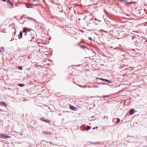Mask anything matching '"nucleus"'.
Here are the masks:
<instances>
[{
  "mask_svg": "<svg viewBox=\"0 0 147 147\" xmlns=\"http://www.w3.org/2000/svg\"><path fill=\"white\" fill-rule=\"evenodd\" d=\"M43 132L44 134H45L50 135L51 134V132L48 131H43Z\"/></svg>",
  "mask_w": 147,
  "mask_h": 147,
  "instance_id": "0eeeda50",
  "label": "nucleus"
},
{
  "mask_svg": "<svg viewBox=\"0 0 147 147\" xmlns=\"http://www.w3.org/2000/svg\"><path fill=\"white\" fill-rule=\"evenodd\" d=\"M89 39L90 40H92V38H89Z\"/></svg>",
  "mask_w": 147,
  "mask_h": 147,
  "instance_id": "f3484780",
  "label": "nucleus"
},
{
  "mask_svg": "<svg viewBox=\"0 0 147 147\" xmlns=\"http://www.w3.org/2000/svg\"><path fill=\"white\" fill-rule=\"evenodd\" d=\"M124 0H120L121 1H124Z\"/></svg>",
  "mask_w": 147,
  "mask_h": 147,
  "instance_id": "6ab92c4d",
  "label": "nucleus"
},
{
  "mask_svg": "<svg viewBox=\"0 0 147 147\" xmlns=\"http://www.w3.org/2000/svg\"><path fill=\"white\" fill-rule=\"evenodd\" d=\"M87 17V16H86L85 14H82L80 16V18H79V20H84Z\"/></svg>",
  "mask_w": 147,
  "mask_h": 147,
  "instance_id": "f03ea898",
  "label": "nucleus"
},
{
  "mask_svg": "<svg viewBox=\"0 0 147 147\" xmlns=\"http://www.w3.org/2000/svg\"><path fill=\"white\" fill-rule=\"evenodd\" d=\"M18 69L22 70V66L18 67Z\"/></svg>",
  "mask_w": 147,
  "mask_h": 147,
  "instance_id": "ddd939ff",
  "label": "nucleus"
},
{
  "mask_svg": "<svg viewBox=\"0 0 147 147\" xmlns=\"http://www.w3.org/2000/svg\"><path fill=\"white\" fill-rule=\"evenodd\" d=\"M31 40H30V41H31Z\"/></svg>",
  "mask_w": 147,
  "mask_h": 147,
  "instance_id": "a211bd4d",
  "label": "nucleus"
},
{
  "mask_svg": "<svg viewBox=\"0 0 147 147\" xmlns=\"http://www.w3.org/2000/svg\"><path fill=\"white\" fill-rule=\"evenodd\" d=\"M20 35L21 38H22V31L20 32Z\"/></svg>",
  "mask_w": 147,
  "mask_h": 147,
  "instance_id": "2eb2a0df",
  "label": "nucleus"
},
{
  "mask_svg": "<svg viewBox=\"0 0 147 147\" xmlns=\"http://www.w3.org/2000/svg\"><path fill=\"white\" fill-rule=\"evenodd\" d=\"M100 80H102V81H105L106 82H107L109 83H111V81H110L109 80H107V79L102 78H100Z\"/></svg>",
  "mask_w": 147,
  "mask_h": 147,
  "instance_id": "20e7f679",
  "label": "nucleus"
},
{
  "mask_svg": "<svg viewBox=\"0 0 147 147\" xmlns=\"http://www.w3.org/2000/svg\"><path fill=\"white\" fill-rule=\"evenodd\" d=\"M28 29L27 28H24V29H23V32H27V31L28 30Z\"/></svg>",
  "mask_w": 147,
  "mask_h": 147,
  "instance_id": "1a4fd4ad",
  "label": "nucleus"
},
{
  "mask_svg": "<svg viewBox=\"0 0 147 147\" xmlns=\"http://www.w3.org/2000/svg\"><path fill=\"white\" fill-rule=\"evenodd\" d=\"M90 129H91V127L89 125H88V126H87L86 127L85 129L86 130H88Z\"/></svg>",
  "mask_w": 147,
  "mask_h": 147,
  "instance_id": "9d476101",
  "label": "nucleus"
},
{
  "mask_svg": "<svg viewBox=\"0 0 147 147\" xmlns=\"http://www.w3.org/2000/svg\"><path fill=\"white\" fill-rule=\"evenodd\" d=\"M0 105L1 106L4 105V106L6 107L7 106V104L4 102H0Z\"/></svg>",
  "mask_w": 147,
  "mask_h": 147,
  "instance_id": "423d86ee",
  "label": "nucleus"
},
{
  "mask_svg": "<svg viewBox=\"0 0 147 147\" xmlns=\"http://www.w3.org/2000/svg\"><path fill=\"white\" fill-rule=\"evenodd\" d=\"M0 138H2L7 139L8 138H10V136H7L6 134H1L0 135Z\"/></svg>",
  "mask_w": 147,
  "mask_h": 147,
  "instance_id": "f257e3e1",
  "label": "nucleus"
},
{
  "mask_svg": "<svg viewBox=\"0 0 147 147\" xmlns=\"http://www.w3.org/2000/svg\"><path fill=\"white\" fill-rule=\"evenodd\" d=\"M18 86H21V87H24L25 86V85L24 84H18Z\"/></svg>",
  "mask_w": 147,
  "mask_h": 147,
  "instance_id": "9b49d317",
  "label": "nucleus"
},
{
  "mask_svg": "<svg viewBox=\"0 0 147 147\" xmlns=\"http://www.w3.org/2000/svg\"><path fill=\"white\" fill-rule=\"evenodd\" d=\"M7 2L8 3H9L10 5H11L12 6H13V5L11 1L10 0H8L7 1Z\"/></svg>",
  "mask_w": 147,
  "mask_h": 147,
  "instance_id": "f8f14e48",
  "label": "nucleus"
},
{
  "mask_svg": "<svg viewBox=\"0 0 147 147\" xmlns=\"http://www.w3.org/2000/svg\"><path fill=\"white\" fill-rule=\"evenodd\" d=\"M117 122H116V123H118L120 121V119L119 118H117Z\"/></svg>",
  "mask_w": 147,
  "mask_h": 147,
  "instance_id": "4468645a",
  "label": "nucleus"
},
{
  "mask_svg": "<svg viewBox=\"0 0 147 147\" xmlns=\"http://www.w3.org/2000/svg\"><path fill=\"white\" fill-rule=\"evenodd\" d=\"M40 120L43 122L49 123H50L51 121L47 119H44V118L40 119Z\"/></svg>",
  "mask_w": 147,
  "mask_h": 147,
  "instance_id": "7ed1b4c3",
  "label": "nucleus"
},
{
  "mask_svg": "<svg viewBox=\"0 0 147 147\" xmlns=\"http://www.w3.org/2000/svg\"><path fill=\"white\" fill-rule=\"evenodd\" d=\"M70 108L72 110L74 111H76L77 110V108L76 107L73 106H70Z\"/></svg>",
  "mask_w": 147,
  "mask_h": 147,
  "instance_id": "39448f33",
  "label": "nucleus"
},
{
  "mask_svg": "<svg viewBox=\"0 0 147 147\" xmlns=\"http://www.w3.org/2000/svg\"><path fill=\"white\" fill-rule=\"evenodd\" d=\"M0 111H3L2 110L0 109Z\"/></svg>",
  "mask_w": 147,
  "mask_h": 147,
  "instance_id": "dca6fc26",
  "label": "nucleus"
},
{
  "mask_svg": "<svg viewBox=\"0 0 147 147\" xmlns=\"http://www.w3.org/2000/svg\"><path fill=\"white\" fill-rule=\"evenodd\" d=\"M129 112L131 115H132L134 113V110L133 109H131L129 111Z\"/></svg>",
  "mask_w": 147,
  "mask_h": 147,
  "instance_id": "6e6552de",
  "label": "nucleus"
}]
</instances>
